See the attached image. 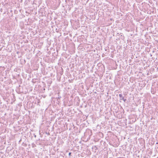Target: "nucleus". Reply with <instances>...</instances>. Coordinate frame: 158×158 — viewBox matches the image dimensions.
<instances>
[{
    "instance_id": "9d476101",
    "label": "nucleus",
    "mask_w": 158,
    "mask_h": 158,
    "mask_svg": "<svg viewBox=\"0 0 158 158\" xmlns=\"http://www.w3.org/2000/svg\"><path fill=\"white\" fill-rule=\"evenodd\" d=\"M158 143H157V142L156 143V144H158Z\"/></svg>"
},
{
    "instance_id": "0eeeda50",
    "label": "nucleus",
    "mask_w": 158,
    "mask_h": 158,
    "mask_svg": "<svg viewBox=\"0 0 158 158\" xmlns=\"http://www.w3.org/2000/svg\"><path fill=\"white\" fill-rule=\"evenodd\" d=\"M21 140H22L21 139H20V140L19 141V143L21 142Z\"/></svg>"
},
{
    "instance_id": "9b49d317",
    "label": "nucleus",
    "mask_w": 158,
    "mask_h": 158,
    "mask_svg": "<svg viewBox=\"0 0 158 158\" xmlns=\"http://www.w3.org/2000/svg\"><path fill=\"white\" fill-rule=\"evenodd\" d=\"M102 141H101V142H100V143H101Z\"/></svg>"
},
{
    "instance_id": "f257e3e1",
    "label": "nucleus",
    "mask_w": 158,
    "mask_h": 158,
    "mask_svg": "<svg viewBox=\"0 0 158 158\" xmlns=\"http://www.w3.org/2000/svg\"><path fill=\"white\" fill-rule=\"evenodd\" d=\"M119 95L120 97V100H123L124 102H126L127 101L126 98H125L123 96L122 94H120Z\"/></svg>"
},
{
    "instance_id": "6e6552de",
    "label": "nucleus",
    "mask_w": 158,
    "mask_h": 158,
    "mask_svg": "<svg viewBox=\"0 0 158 158\" xmlns=\"http://www.w3.org/2000/svg\"><path fill=\"white\" fill-rule=\"evenodd\" d=\"M157 71H158V67L157 68Z\"/></svg>"
},
{
    "instance_id": "20e7f679",
    "label": "nucleus",
    "mask_w": 158,
    "mask_h": 158,
    "mask_svg": "<svg viewBox=\"0 0 158 158\" xmlns=\"http://www.w3.org/2000/svg\"><path fill=\"white\" fill-rule=\"evenodd\" d=\"M48 82H49V84H50L51 83H52V81H51V80L50 79H49L48 80Z\"/></svg>"
},
{
    "instance_id": "423d86ee",
    "label": "nucleus",
    "mask_w": 158,
    "mask_h": 158,
    "mask_svg": "<svg viewBox=\"0 0 158 158\" xmlns=\"http://www.w3.org/2000/svg\"><path fill=\"white\" fill-rule=\"evenodd\" d=\"M71 152H69V156H71Z\"/></svg>"
},
{
    "instance_id": "f03ea898",
    "label": "nucleus",
    "mask_w": 158,
    "mask_h": 158,
    "mask_svg": "<svg viewBox=\"0 0 158 158\" xmlns=\"http://www.w3.org/2000/svg\"><path fill=\"white\" fill-rule=\"evenodd\" d=\"M16 92L19 94H20L22 93V91H20L19 88H18L16 89Z\"/></svg>"
},
{
    "instance_id": "39448f33",
    "label": "nucleus",
    "mask_w": 158,
    "mask_h": 158,
    "mask_svg": "<svg viewBox=\"0 0 158 158\" xmlns=\"http://www.w3.org/2000/svg\"><path fill=\"white\" fill-rule=\"evenodd\" d=\"M72 81H73L72 80H69V82H72Z\"/></svg>"
},
{
    "instance_id": "7ed1b4c3",
    "label": "nucleus",
    "mask_w": 158,
    "mask_h": 158,
    "mask_svg": "<svg viewBox=\"0 0 158 158\" xmlns=\"http://www.w3.org/2000/svg\"><path fill=\"white\" fill-rule=\"evenodd\" d=\"M94 148H95V150L94 151V152H96V150L98 149L97 147V146H93L92 148V149H93Z\"/></svg>"
},
{
    "instance_id": "1a4fd4ad",
    "label": "nucleus",
    "mask_w": 158,
    "mask_h": 158,
    "mask_svg": "<svg viewBox=\"0 0 158 158\" xmlns=\"http://www.w3.org/2000/svg\"><path fill=\"white\" fill-rule=\"evenodd\" d=\"M34 136H35V137H36V135H35Z\"/></svg>"
}]
</instances>
